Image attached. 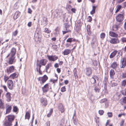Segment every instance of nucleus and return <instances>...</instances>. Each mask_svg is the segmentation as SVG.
Returning <instances> with one entry per match:
<instances>
[{
	"label": "nucleus",
	"mask_w": 126,
	"mask_h": 126,
	"mask_svg": "<svg viewBox=\"0 0 126 126\" xmlns=\"http://www.w3.org/2000/svg\"><path fill=\"white\" fill-rule=\"evenodd\" d=\"M94 65L96 66L97 65V62L96 61H94L93 62Z\"/></svg>",
	"instance_id": "62"
},
{
	"label": "nucleus",
	"mask_w": 126,
	"mask_h": 126,
	"mask_svg": "<svg viewBox=\"0 0 126 126\" xmlns=\"http://www.w3.org/2000/svg\"><path fill=\"white\" fill-rule=\"evenodd\" d=\"M47 62V61L45 59H42L40 61V64L41 65L45 66L46 65Z\"/></svg>",
	"instance_id": "20"
},
{
	"label": "nucleus",
	"mask_w": 126,
	"mask_h": 126,
	"mask_svg": "<svg viewBox=\"0 0 126 126\" xmlns=\"http://www.w3.org/2000/svg\"><path fill=\"white\" fill-rule=\"evenodd\" d=\"M58 108L62 113L64 112V108L63 105L62 104H60L59 105Z\"/></svg>",
	"instance_id": "21"
},
{
	"label": "nucleus",
	"mask_w": 126,
	"mask_h": 126,
	"mask_svg": "<svg viewBox=\"0 0 126 126\" xmlns=\"http://www.w3.org/2000/svg\"><path fill=\"white\" fill-rule=\"evenodd\" d=\"M66 90V88L65 86L61 88V91L62 92H65Z\"/></svg>",
	"instance_id": "49"
},
{
	"label": "nucleus",
	"mask_w": 126,
	"mask_h": 126,
	"mask_svg": "<svg viewBox=\"0 0 126 126\" xmlns=\"http://www.w3.org/2000/svg\"><path fill=\"white\" fill-rule=\"evenodd\" d=\"M93 9L92 11L90 12V14L91 15H93L95 13V9L96 7V6H93Z\"/></svg>",
	"instance_id": "30"
},
{
	"label": "nucleus",
	"mask_w": 126,
	"mask_h": 126,
	"mask_svg": "<svg viewBox=\"0 0 126 126\" xmlns=\"http://www.w3.org/2000/svg\"><path fill=\"white\" fill-rule=\"evenodd\" d=\"M18 108L16 106H14L13 107V111L14 112H16L18 110Z\"/></svg>",
	"instance_id": "50"
},
{
	"label": "nucleus",
	"mask_w": 126,
	"mask_h": 126,
	"mask_svg": "<svg viewBox=\"0 0 126 126\" xmlns=\"http://www.w3.org/2000/svg\"><path fill=\"white\" fill-rule=\"evenodd\" d=\"M20 14V13L19 11H17L16 12L13 16V19L14 20L16 19L19 17Z\"/></svg>",
	"instance_id": "18"
},
{
	"label": "nucleus",
	"mask_w": 126,
	"mask_h": 126,
	"mask_svg": "<svg viewBox=\"0 0 126 126\" xmlns=\"http://www.w3.org/2000/svg\"><path fill=\"white\" fill-rule=\"evenodd\" d=\"M109 35L110 36L112 37H117L118 36V35L117 34L111 31L109 32Z\"/></svg>",
	"instance_id": "19"
},
{
	"label": "nucleus",
	"mask_w": 126,
	"mask_h": 126,
	"mask_svg": "<svg viewBox=\"0 0 126 126\" xmlns=\"http://www.w3.org/2000/svg\"><path fill=\"white\" fill-rule=\"evenodd\" d=\"M47 57L49 60L52 61H55L58 58L57 56L55 55L49 56L48 55L47 56Z\"/></svg>",
	"instance_id": "8"
},
{
	"label": "nucleus",
	"mask_w": 126,
	"mask_h": 126,
	"mask_svg": "<svg viewBox=\"0 0 126 126\" xmlns=\"http://www.w3.org/2000/svg\"><path fill=\"white\" fill-rule=\"evenodd\" d=\"M51 65V64L50 63L48 64L46 66V71L47 72V70L49 68V67Z\"/></svg>",
	"instance_id": "40"
},
{
	"label": "nucleus",
	"mask_w": 126,
	"mask_h": 126,
	"mask_svg": "<svg viewBox=\"0 0 126 126\" xmlns=\"http://www.w3.org/2000/svg\"><path fill=\"white\" fill-rule=\"evenodd\" d=\"M99 86L98 85H97L96 86H95L94 89L95 92H99Z\"/></svg>",
	"instance_id": "33"
},
{
	"label": "nucleus",
	"mask_w": 126,
	"mask_h": 126,
	"mask_svg": "<svg viewBox=\"0 0 126 126\" xmlns=\"http://www.w3.org/2000/svg\"><path fill=\"white\" fill-rule=\"evenodd\" d=\"M40 102L43 105L46 106L47 104V100L45 98H44L43 97L40 98Z\"/></svg>",
	"instance_id": "7"
},
{
	"label": "nucleus",
	"mask_w": 126,
	"mask_h": 126,
	"mask_svg": "<svg viewBox=\"0 0 126 126\" xmlns=\"http://www.w3.org/2000/svg\"><path fill=\"white\" fill-rule=\"evenodd\" d=\"M121 64L120 65L121 68H124L126 66V60L122 58L121 60Z\"/></svg>",
	"instance_id": "9"
},
{
	"label": "nucleus",
	"mask_w": 126,
	"mask_h": 126,
	"mask_svg": "<svg viewBox=\"0 0 126 126\" xmlns=\"http://www.w3.org/2000/svg\"><path fill=\"white\" fill-rule=\"evenodd\" d=\"M18 31L16 30L13 33V35H14L15 36H16L18 33Z\"/></svg>",
	"instance_id": "59"
},
{
	"label": "nucleus",
	"mask_w": 126,
	"mask_h": 126,
	"mask_svg": "<svg viewBox=\"0 0 126 126\" xmlns=\"http://www.w3.org/2000/svg\"><path fill=\"white\" fill-rule=\"evenodd\" d=\"M122 78L124 79L126 78V70L125 72L122 74Z\"/></svg>",
	"instance_id": "52"
},
{
	"label": "nucleus",
	"mask_w": 126,
	"mask_h": 126,
	"mask_svg": "<svg viewBox=\"0 0 126 126\" xmlns=\"http://www.w3.org/2000/svg\"><path fill=\"white\" fill-rule=\"evenodd\" d=\"M11 125V122L9 120H6L4 123L5 126H10Z\"/></svg>",
	"instance_id": "26"
},
{
	"label": "nucleus",
	"mask_w": 126,
	"mask_h": 126,
	"mask_svg": "<svg viewBox=\"0 0 126 126\" xmlns=\"http://www.w3.org/2000/svg\"><path fill=\"white\" fill-rule=\"evenodd\" d=\"M117 51V50H115L112 52L110 56V58H113L116 54Z\"/></svg>",
	"instance_id": "28"
},
{
	"label": "nucleus",
	"mask_w": 126,
	"mask_h": 126,
	"mask_svg": "<svg viewBox=\"0 0 126 126\" xmlns=\"http://www.w3.org/2000/svg\"><path fill=\"white\" fill-rule=\"evenodd\" d=\"M44 32L47 33H49L51 32L50 30L48 28H45L44 31Z\"/></svg>",
	"instance_id": "38"
},
{
	"label": "nucleus",
	"mask_w": 126,
	"mask_h": 126,
	"mask_svg": "<svg viewBox=\"0 0 126 126\" xmlns=\"http://www.w3.org/2000/svg\"><path fill=\"white\" fill-rule=\"evenodd\" d=\"M122 6L120 5H118L116 6L117 9L115 13H116L118 12L121 9Z\"/></svg>",
	"instance_id": "39"
},
{
	"label": "nucleus",
	"mask_w": 126,
	"mask_h": 126,
	"mask_svg": "<svg viewBox=\"0 0 126 126\" xmlns=\"http://www.w3.org/2000/svg\"><path fill=\"white\" fill-rule=\"evenodd\" d=\"M120 23L116 22L115 25H114L112 27L113 30L114 31H117L120 27Z\"/></svg>",
	"instance_id": "11"
},
{
	"label": "nucleus",
	"mask_w": 126,
	"mask_h": 126,
	"mask_svg": "<svg viewBox=\"0 0 126 126\" xmlns=\"http://www.w3.org/2000/svg\"><path fill=\"white\" fill-rule=\"evenodd\" d=\"M57 80V79H51L50 81L51 82H53V83H54L55 82H56Z\"/></svg>",
	"instance_id": "56"
},
{
	"label": "nucleus",
	"mask_w": 126,
	"mask_h": 126,
	"mask_svg": "<svg viewBox=\"0 0 126 126\" xmlns=\"http://www.w3.org/2000/svg\"><path fill=\"white\" fill-rule=\"evenodd\" d=\"M122 94L123 95H126V88L124 90V91H122Z\"/></svg>",
	"instance_id": "51"
},
{
	"label": "nucleus",
	"mask_w": 126,
	"mask_h": 126,
	"mask_svg": "<svg viewBox=\"0 0 126 126\" xmlns=\"http://www.w3.org/2000/svg\"><path fill=\"white\" fill-rule=\"evenodd\" d=\"M108 76H106L104 77V80L103 82L105 84H106L108 81Z\"/></svg>",
	"instance_id": "32"
},
{
	"label": "nucleus",
	"mask_w": 126,
	"mask_h": 126,
	"mask_svg": "<svg viewBox=\"0 0 126 126\" xmlns=\"http://www.w3.org/2000/svg\"><path fill=\"white\" fill-rule=\"evenodd\" d=\"M118 64L116 62H114L111 64L110 67L115 69L117 67Z\"/></svg>",
	"instance_id": "15"
},
{
	"label": "nucleus",
	"mask_w": 126,
	"mask_h": 126,
	"mask_svg": "<svg viewBox=\"0 0 126 126\" xmlns=\"http://www.w3.org/2000/svg\"><path fill=\"white\" fill-rule=\"evenodd\" d=\"M16 49L13 47L11 49L10 53L6 57L8 58L9 55H11L10 57L8 59V63L9 64H12L14 63L15 62V58L14 56L16 54Z\"/></svg>",
	"instance_id": "1"
},
{
	"label": "nucleus",
	"mask_w": 126,
	"mask_h": 126,
	"mask_svg": "<svg viewBox=\"0 0 126 126\" xmlns=\"http://www.w3.org/2000/svg\"><path fill=\"white\" fill-rule=\"evenodd\" d=\"M123 102H120V103L122 105H123L122 103H126V97H125L123 99Z\"/></svg>",
	"instance_id": "46"
},
{
	"label": "nucleus",
	"mask_w": 126,
	"mask_h": 126,
	"mask_svg": "<svg viewBox=\"0 0 126 126\" xmlns=\"http://www.w3.org/2000/svg\"><path fill=\"white\" fill-rule=\"evenodd\" d=\"M126 85V79L122 80L121 82V85L122 86L125 87Z\"/></svg>",
	"instance_id": "34"
},
{
	"label": "nucleus",
	"mask_w": 126,
	"mask_h": 126,
	"mask_svg": "<svg viewBox=\"0 0 126 126\" xmlns=\"http://www.w3.org/2000/svg\"><path fill=\"white\" fill-rule=\"evenodd\" d=\"M12 109L11 106L8 105L6 107V110L5 114L9 113L10 112Z\"/></svg>",
	"instance_id": "17"
},
{
	"label": "nucleus",
	"mask_w": 126,
	"mask_h": 126,
	"mask_svg": "<svg viewBox=\"0 0 126 126\" xmlns=\"http://www.w3.org/2000/svg\"><path fill=\"white\" fill-rule=\"evenodd\" d=\"M7 93L5 94V97L7 101L8 102L10 101L11 100V94L10 93L7 92Z\"/></svg>",
	"instance_id": "10"
},
{
	"label": "nucleus",
	"mask_w": 126,
	"mask_h": 126,
	"mask_svg": "<svg viewBox=\"0 0 126 126\" xmlns=\"http://www.w3.org/2000/svg\"><path fill=\"white\" fill-rule=\"evenodd\" d=\"M34 37L35 40L40 42L41 39V36L39 32H36L35 33Z\"/></svg>",
	"instance_id": "4"
},
{
	"label": "nucleus",
	"mask_w": 126,
	"mask_h": 126,
	"mask_svg": "<svg viewBox=\"0 0 126 126\" xmlns=\"http://www.w3.org/2000/svg\"><path fill=\"white\" fill-rule=\"evenodd\" d=\"M47 126H50V121H48L46 123Z\"/></svg>",
	"instance_id": "64"
},
{
	"label": "nucleus",
	"mask_w": 126,
	"mask_h": 126,
	"mask_svg": "<svg viewBox=\"0 0 126 126\" xmlns=\"http://www.w3.org/2000/svg\"><path fill=\"white\" fill-rule=\"evenodd\" d=\"M85 73L88 77H90L93 73V70L91 67L89 66L86 67L84 70Z\"/></svg>",
	"instance_id": "2"
},
{
	"label": "nucleus",
	"mask_w": 126,
	"mask_h": 126,
	"mask_svg": "<svg viewBox=\"0 0 126 126\" xmlns=\"http://www.w3.org/2000/svg\"><path fill=\"white\" fill-rule=\"evenodd\" d=\"M124 120H122L120 124V126H123L124 124Z\"/></svg>",
	"instance_id": "63"
},
{
	"label": "nucleus",
	"mask_w": 126,
	"mask_h": 126,
	"mask_svg": "<svg viewBox=\"0 0 126 126\" xmlns=\"http://www.w3.org/2000/svg\"><path fill=\"white\" fill-rule=\"evenodd\" d=\"M97 40L96 38L95 37H94L92 39V42H91V44L92 46H93L95 43L97 44Z\"/></svg>",
	"instance_id": "27"
},
{
	"label": "nucleus",
	"mask_w": 126,
	"mask_h": 126,
	"mask_svg": "<svg viewBox=\"0 0 126 126\" xmlns=\"http://www.w3.org/2000/svg\"><path fill=\"white\" fill-rule=\"evenodd\" d=\"M105 36V33L104 32L100 34V38L101 39H104Z\"/></svg>",
	"instance_id": "42"
},
{
	"label": "nucleus",
	"mask_w": 126,
	"mask_h": 126,
	"mask_svg": "<svg viewBox=\"0 0 126 126\" xmlns=\"http://www.w3.org/2000/svg\"><path fill=\"white\" fill-rule=\"evenodd\" d=\"M115 18L117 21L121 22L123 20L124 17L123 14H119L116 16Z\"/></svg>",
	"instance_id": "5"
},
{
	"label": "nucleus",
	"mask_w": 126,
	"mask_h": 126,
	"mask_svg": "<svg viewBox=\"0 0 126 126\" xmlns=\"http://www.w3.org/2000/svg\"><path fill=\"white\" fill-rule=\"evenodd\" d=\"M48 77L46 75H44L43 77H40L38 78V79L39 81H40L41 83L43 84L48 79Z\"/></svg>",
	"instance_id": "3"
},
{
	"label": "nucleus",
	"mask_w": 126,
	"mask_h": 126,
	"mask_svg": "<svg viewBox=\"0 0 126 126\" xmlns=\"http://www.w3.org/2000/svg\"><path fill=\"white\" fill-rule=\"evenodd\" d=\"M4 107L3 104L1 100L0 99V108L2 109Z\"/></svg>",
	"instance_id": "45"
},
{
	"label": "nucleus",
	"mask_w": 126,
	"mask_h": 126,
	"mask_svg": "<svg viewBox=\"0 0 126 126\" xmlns=\"http://www.w3.org/2000/svg\"><path fill=\"white\" fill-rule=\"evenodd\" d=\"M14 66H12L9 67V69H7L6 72L8 74H9L11 73H12L14 71Z\"/></svg>",
	"instance_id": "14"
},
{
	"label": "nucleus",
	"mask_w": 126,
	"mask_h": 126,
	"mask_svg": "<svg viewBox=\"0 0 126 126\" xmlns=\"http://www.w3.org/2000/svg\"><path fill=\"white\" fill-rule=\"evenodd\" d=\"M17 74L16 73H14L11 75L9 76L10 78L14 79L15 78L17 77Z\"/></svg>",
	"instance_id": "29"
},
{
	"label": "nucleus",
	"mask_w": 126,
	"mask_h": 126,
	"mask_svg": "<svg viewBox=\"0 0 126 126\" xmlns=\"http://www.w3.org/2000/svg\"><path fill=\"white\" fill-rule=\"evenodd\" d=\"M30 117V114L29 113L27 112H26L25 115V119L29 120Z\"/></svg>",
	"instance_id": "31"
},
{
	"label": "nucleus",
	"mask_w": 126,
	"mask_h": 126,
	"mask_svg": "<svg viewBox=\"0 0 126 126\" xmlns=\"http://www.w3.org/2000/svg\"><path fill=\"white\" fill-rule=\"evenodd\" d=\"M7 117L8 118V120L11 122L12 121H13L15 118L14 116L13 115H9Z\"/></svg>",
	"instance_id": "25"
},
{
	"label": "nucleus",
	"mask_w": 126,
	"mask_h": 126,
	"mask_svg": "<svg viewBox=\"0 0 126 126\" xmlns=\"http://www.w3.org/2000/svg\"><path fill=\"white\" fill-rule=\"evenodd\" d=\"M48 84H46L42 88L43 92L44 93L47 92L48 90Z\"/></svg>",
	"instance_id": "12"
},
{
	"label": "nucleus",
	"mask_w": 126,
	"mask_h": 126,
	"mask_svg": "<svg viewBox=\"0 0 126 126\" xmlns=\"http://www.w3.org/2000/svg\"><path fill=\"white\" fill-rule=\"evenodd\" d=\"M80 30V27L79 26H77L75 30L77 32H79Z\"/></svg>",
	"instance_id": "47"
},
{
	"label": "nucleus",
	"mask_w": 126,
	"mask_h": 126,
	"mask_svg": "<svg viewBox=\"0 0 126 126\" xmlns=\"http://www.w3.org/2000/svg\"><path fill=\"white\" fill-rule=\"evenodd\" d=\"M119 42V40L117 38H113L110 41V43L111 44H116Z\"/></svg>",
	"instance_id": "13"
},
{
	"label": "nucleus",
	"mask_w": 126,
	"mask_h": 126,
	"mask_svg": "<svg viewBox=\"0 0 126 126\" xmlns=\"http://www.w3.org/2000/svg\"><path fill=\"white\" fill-rule=\"evenodd\" d=\"M117 85V83H116L114 82H112L110 84V85L112 87L116 86Z\"/></svg>",
	"instance_id": "41"
},
{
	"label": "nucleus",
	"mask_w": 126,
	"mask_h": 126,
	"mask_svg": "<svg viewBox=\"0 0 126 126\" xmlns=\"http://www.w3.org/2000/svg\"><path fill=\"white\" fill-rule=\"evenodd\" d=\"M71 50L65 49L63 52L64 55H67L69 54L71 52Z\"/></svg>",
	"instance_id": "22"
},
{
	"label": "nucleus",
	"mask_w": 126,
	"mask_h": 126,
	"mask_svg": "<svg viewBox=\"0 0 126 126\" xmlns=\"http://www.w3.org/2000/svg\"><path fill=\"white\" fill-rule=\"evenodd\" d=\"M90 26L89 25H88L87 26V33L89 35H90L91 34V31H90Z\"/></svg>",
	"instance_id": "24"
},
{
	"label": "nucleus",
	"mask_w": 126,
	"mask_h": 126,
	"mask_svg": "<svg viewBox=\"0 0 126 126\" xmlns=\"http://www.w3.org/2000/svg\"><path fill=\"white\" fill-rule=\"evenodd\" d=\"M104 111L103 110H99V113L101 115H102L103 114Z\"/></svg>",
	"instance_id": "60"
},
{
	"label": "nucleus",
	"mask_w": 126,
	"mask_h": 126,
	"mask_svg": "<svg viewBox=\"0 0 126 126\" xmlns=\"http://www.w3.org/2000/svg\"><path fill=\"white\" fill-rule=\"evenodd\" d=\"M121 40L123 42L126 43V37H123L121 38Z\"/></svg>",
	"instance_id": "58"
},
{
	"label": "nucleus",
	"mask_w": 126,
	"mask_h": 126,
	"mask_svg": "<svg viewBox=\"0 0 126 126\" xmlns=\"http://www.w3.org/2000/svg\"><path fill=\"white\" fill-rule=\"evenodd\" d=\"M7 86L8 88L11 90L12 89L13 86V82L12 80H9L7 83Z\"/></svg>",
	"instance_id": "6"
},
{
	"label": "nucleus",
	"mask_w": 126,
	"mask_h": 126,
	"mask_svg": "<svg viewBox=\"0 0 126 126\" xmlns=\"http://www.w3.org/2000/svg\"><path fill=\"white\" fill-rule=\"evenodd\" d=\"M110 75L111 78L113 79L114 78V76L115 74V72L114 70L112 69H111L110 71Z\"/></svg>",
	"instance_id": "16"
},
{
	"label": "nucleus",
	"mask_w": 126,
	"mask_h": 126,
	"mask_svg": "<svg viewBox=\"0 0 126 126\" xmlns=\"http://www.w3.org/2000/svg\"><path fill=\"white\" fill-rule=\"evenodd\" d=\"M87 19L88 21L91 22L92 20V17L90 16H88Z\"/></svg>",
	"instance_id": "55"
},
{
	"label": "nucleus",
	"mask_w": 126,
	"mask_h": 126,
	"mask_svg": "<svg viewBox=\"0 0 126 126\" xmlns=\"http://www.w3.org/2000/svg\"><path fill=\"white\" fill-rule=\"evenodd\" d=\"M107 100V99L106 98H103L99 102L101 103H103L106 102Z\"/></svg>",
	"instance_id": "44"
},
{
	"label": "nucleus",
	"mask_w": 126,
	"mask_h": 126,
	"mask_svg": "<svg viewBox=\"0 0 126 126\" xmlns=\"http://www.w3.org/2000/svg\"><path fill=\"white\" fill-rule=\"evenodd\" d=\"M6 52V50L5 49H3L2 50L1 53V56L2 57L3 56V54L5 52Z\"/></svg>",
	"instance_id": "54"
},
{
	"label": "nucleus",
	"mask_w": 126,
	"mask_h": 126,
	"mask_svg": "<svg viewBox=\"0 0 126 126\" xmlns=\"http://www.w3.org/2000/svg\"><path fill=\"white\" fill-rule=\"evenodd\" d=\"M9 77L6 76H4V80L5 82H6L9 79Z\"/></svg>",
	"instance_id": "48"
},
{
	"label": "nucleus",
	"mask_w": 126,
	"mask_h": 126,
	"mask_svg": "<svg viewBox=\"0 0 126 126\" xmlns=\"http://www.w3.org/2000/svg\"><path fill=\"white\" fill-rule=\"evenodd\" d=\"M108 116L109 117H111L112 116V114L111 112H108L107 113Z\"/></svg>",
	"instance_id": "57"
},
{
	"label": "nucleus",
	"mask_w": 126,
	"mask_h": 126,
	"mask_svg": "<svg viewBox=\"0 0 126 126\" xmlns=\"http://www.w3.org/2000/svg\"><path fill=\"white\" fill-rule=\"evenodd\" d=\"M2 87H3L4 89V90L5 91L7 92V88L6 86L5 85H3L2 86Z\"/></svg>",
	"instance_id": "61"
},
{
	"label": "nucleus",
	"mask_w": 126,
	"mask_h": 126,
	"mask_svg": "<svg viewBox=\"0 0 126 126\" xmlns=\"http://www.w3.org/2000/svg\"><path fill=\"white\" fill-rule=\"evenodd\" d=\"M52 47L54 49L57 50L58 46L57 45H54L52 46Z\"/></svg>",
	"instance_id": "53"
},
{
	"label": "nucleus",
	"mask_w": 126,
	"mask_h": 126,
	"mask_svg": "<svg viewBox=\"0 0 126 126\" xmlns=\"http://www.w3.org/2000/svg\"><path fill=\"white\" fill-rule=\"evenodd\" d=\"M72 119L73 120V122L74 124L75 125H77L78 120L76 119V117H73Z\"/></svg>",
	"instance_id": "35"
},
{
	"label": "nucleus",
	"mask_w": 126,
	"mask_h": 126,
	"mask_svg": "<svg viewBox=\"0 0 126 126\" xmlns=\"http://www.w3.org/2000/svg\"><path fill=\"white\" fill-rule=\"evenodd\" d=\"M74 74L75 77L76 78H78V76L77 73V70L75 68H74L73 70Z\"/></svg>",
	"instance_id": "36"
},
{
	"label": "nucleus",
	"mask_w": 126,
	"mask_h": 126,
	"mask_svg": "<svg viewBox=\"0 0 126 126\" xmlns=\"http://www.w3.org/2000/svg\"><path fill=\"white\" fill-rule=\"evenodd\" d=\"M78 41V40H76L75 39L73 38H69L67 40L66 42H69L70 43L72 42H76Z\"/></svg>",
	"instance_id": "23"
},
{
	"label": "nucleus",
	"mask_w": 126,
	"mask_h": 126,
	"mask_svg": "<svg viewBox=\"0 0 126 126\" xmlns=\"http://www.w3.org/2000/svg\"><path fill=\"white\" fill-rule=\"evenodd\" d=\"M53 112V109H51L47 115V116L48 117H49L51 115Z\"/></svg>",
	"instance_id": "43"
},
{
	"label": "nucleus",
	"mask_w": 126,
	"mask_h": 126,
	"mask_svg": "<svg viewBox=\"0 0 126 126\" xmlns=\"http://www.w3.org/2000/svg\"><path fill=\"white\" fill-rule=\"evenodd\" d=\"M91 83L92 84H94L96 82V81L94 78L92 77L91 80Z\"/></svg>",
	"instance_id": "37"
}]
</instances>
